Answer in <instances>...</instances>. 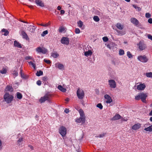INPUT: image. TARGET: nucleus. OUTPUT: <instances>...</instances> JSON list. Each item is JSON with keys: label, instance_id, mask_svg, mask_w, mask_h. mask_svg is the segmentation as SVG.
<instances>
[{"label": "nucleus", "instance_id": "obj_46", "mask_svg": "<svg viewBox=\"0 0 152 152\" xmlns=\"http://www.w3.org/2000/svg\"><path fill=\"white\" fill-rule=\"evenodd\" d=\"M106 134V133H103L102 134H100L99 136H96L95 137H100V138L103 137H104Z\"/></svg>", "mask_w": 152, "mask_h": 152}, {"label": "nucleus", "instance_id": "obj_35", "mask_svg": "<svg viewBox=\"0 0 152 152\" xmlns=\"http://www.w3.org/2000/svg\"><path fill=\"white\" fill-rule=\"evenodd\" d=\"M132 6L135 9L138 11H140L141 10V8L140 7H137L136 5L133 4L132 5Z\"/></svg>", "mask_w": 152, "mask_h": 152}, {"label": "nucleus", "instance_id": "obj_38", "mask_svg": "<svg viewBox=\"0 0 152 152\" xmlns=\"http://www.w3.org/2000/svg\"><path fill=\"white\" fill-rule=\"evenodd\" d=\"M93 19L96 22H98L100 20L99 17L97 16H94V17Z\"/></svg>", "mask_w": 152, "mask_h": 152}, {"label": "nucleus", "instance_id": "obj_10", "mask_svg": "<svg viewBox=\"0 0 152 152\" xmlns=\"http://www.w3.org/2000/svg\"><path fill=\"white\" fill-rule=\"evenodd\" d=\"M37 52L38 53H41L43 54H45L47 52V50L45 48H42L41 47H38L36 49Z\"/></svg>", "mask_w": 152, "mask_h": 152}, {"label": "nucleus", "instance_id": "obj_18", "mask_svg": "<svg viewBox=\"0 0 152 152\" xmlns=\"http://www.w3.org/2000/svg\"><path fill=\"white\" fill-rule=\"evenodd\" d=\"M21 34L23 36V38L26 39L27 40L29 39V38H28V36L24 31H22Z\"/></svg>", "mask_w": 152, "mask_h": 152}, {"label": "nucleus", "instance_id": "obj_30", "mask_svg": "<svg viewBox=\"0 0 152 152\" xmlns=\"http://www.w3.org/2000/svg\"><path fill=\"white\" fill-rule=\"evenodd\" d=\"M51 56L54 58H56L59 56V55L56 52L55 53H52Z\"/></svg>", "mask_w": 152, "mask_h": 152}, {"label": "nucleus", "instance_id": "obj_20", "mask_svg": "<svg viewBox=\"0 0 152 152\" xmlns=\"http://www.w3.org/2000/svg\"><path fill=\"white\" fill-rule=\"evenodd\" d=\"M14 45L15 47H17L18 48H22V46L17 41H15L14 42Z\"/></svg>", "mask_w": 152, "mask_h": 152}, {"label": "nucleus", "instance_id": "obj_16", "mask_svg": "<svg viewBox=\"0 0 152 152\" xmlns=\"http://www.w3.org/2000/svg\"><path fill=\"white\" fill-rule=\"evenodd\" d=\"M36 27L34 26L30 25L28 27V30L31 33H34L36 29Z\"/></svg>", "mask_w": 152, "mask_h": 152}, {"label": "nucleus", "instance_id": "obj_40", "mask_svg": "<svg viewBox=\"0 0 152 152\" xmlns=\"http://www.w3.org/2000/svg\"><path fill=\"white\" fill-rule=\"evenodd\" d=\"M127 55L129 58H132L133 57V56L131 53L130 51H127Z\"/></svg>", "mask_w": 152, "mask_h": 152}, {"label": "nucleus", "instance_id": "obj_29", "mask_svg": "<svg viewBox=\"0 0 152 152\" xmlns=\"http://www.w3.org/2000/svg\"><path fill=\"white\" fill-rule=\"evenodd\" d=\"M23 141V138H21L19 139L17 141V145L19 146L22 145V142Z\"/></svg>", "mask_w": 152, "mask_h": 152}, {"label": "nucleus", "instance_id": "obj_31", "mask_svg": "<svg viewBox=\"0 0 152 152\" xmlns=\"http://www.w3.org/2000/svg\"><path fill=\"white\" fill-rule=\"evenodd\" d=\"M2 32H4V36H7V35L9 34V32L7 30H6V29L3 28L1 30Z\"/></svg>", "mask_w": 152, "mask_h": 152}, {"label": "nucleus", "instance_id": "obj_50", "mask_svg": "<svg viewBox=\"0 0 152 152\" xmlns=\"http://www.w3.org/2000/svg\"><path fill=\"white\" fill-rule=\"evenodd\" d=\"M44 61L48 64H50L51 63V62L50 60H47L45 59H44Z\"/></svg>", "mask_w": 152, "mask_h": 152}, {"label": "nucleus", "instance_id": "obj_34", "mask_svg": "<svg viewBox=\"0 0 152 152\" xmlns=\"http://www.w3.org/2000/svg\"><path fill=\"white\" fill-rule=\"evenodd\" d=\"M117 32L118 33V35H121V36L124 35L125 34V31H119L118 30H117Z\"/></svg>", "mask_w": 152, "mask_h": 152}, {"label": "nucleus", "instance_id": "obj_64", "mask_svg": "<svg viewBox=\"0 0 152 152\" xmlns=\"http://www.w3.org/2000/svg\"><path fill=\"white\" fill-rule=\"evenodd\" d=\"M150 121L152 122V117H151L150 118Z\"/></svg>", "mask_w": 152, "mask_h": 152}, {"label": "nucleus", "instance_id": "obj_4", "mask_svg": "<svg viewBox=\"0 0 152 152\" xmlns=\"http://www.w3.org/2000/svg\"><path fill=\"white\" fill-rule=\"evenodd\" d=\"M130 22L135 26L138 27L139 28L142 29V26L140 23H139L138 20L135 18H132L130 19Z\"/></svg>", "mask_w": 152, "mask_h": 152}, {"label": "nucleus", "instance_id": "obj_51", "mask_svg": "<svg viewBox=\"0 0 152 152\" xmlns=\"http://www.w3.org/2000/svg\"><path fill=\"white\" fill-rule=\"evenodd\" d=\"M42 80L44 81H46L48 80V78L47 77L45 76L42 77Z\"/></svg>", "mask_w": 152, "mask_h": 152}, {"label": "nucleus", "instance_id": "obj_39", "mask_svg": "<svg viewBox=\"0 0 152 152\" xmlns=\"http://www.w3.org/2000/svg\"><path fill=\"white\" fill-rule=\"evenodd\" d=\"M28 64L29 65L32 66V67L34 68V69L36 68V66L35 64L33 63L32 61H31L28 62Z\"/></svg>", "mask_w": 152, "mask_h": 152}, {"label": "nucleus", "instance_id": "obj_57", "mask_svg": "<svg viewBox=\"0 0 152 152\" xmlns=\"http://www.w3.org/2000/svg\"><path fill=\"white\" fill-rule=\"evenodd\" d=\"M69 112V109H66L64 110V112L66 113H68Z\"/></svg>", "mask_w": 152, "mask_h": 152}, {"label": "nucleus", "instance_id": "obj_56", "mask_svg": "<svg viewBox=\"0 0 152 152\" xmlns=\"http://www.w3.org/2000/svg\"><path fill=\"white\" fill-rule=\"evenodd\" d=\"M64 30V28H60L59 29V31L60 32H62Z\"/></svg>", "mask_w": 152, "mask_h": 152}, {"label": "nucleus", "instance_id": "obj_9", "mask_svg": "<svg viewBox=\"0 0 152 152\" xmlns=\"http://www.w3.org/2000/svg\"><path fill=\"white\" fill-rule=\"evenodd\" d=\"M108 84L110 87L111 88H114L116 87V84L115 81L113 80H108Z\"/></svg>", "mask_w": 152, "mask_h": 152}, {"label": "nucleus", "instance_id": "obj_25", "mask_svg": "<svg viewBox=\"0 0 152 152\" xmlns=\"http://www.w3.org/2000/svg\"><path fill=\"white\" fill-rule=\"evenodd\" d=\"M144 130L147 132H152V125L144 129Z\"/></svg>", "mask_w": 152, "mask_h": 152}, {"label": "nucleus", "instance_id": "obj_14", "mask_svg": "<svg viewBox=\"0 0 152 152\" xmlns=\"http://www.w3.org/2000/svg\"><path fill=\"white\" fill-rule=\"evenodd\" d=\"M85 121V117L80 116L79 118H77L75 121L78 123H84Z\"/></svg>", "mask_w": 152, "mask_h": 152}, {"label": "nucleus", "instance_id": "obj_23", "mask_svg": "<svg viewBox=\"0 0 152 152\" xmlns=\"http://www.w3.org/2000/svg\"><path fill=\"white\" fill-rule=\"evenodd\" d=\"M58 89L61 91L65 92L66 91V88H64L61 85H59L58 87Z\"/></svg>", "mask_w": 152, "mask_h": 152}, {"label": "nucleus", "instance_id": "obj_49", "mask_svg": "<svg viewBox=\"0 0 152 152\" xmlns=\"http://www.w3.org/2000/svg\"><path fill=\"white\" fill-rule=\"evenodd\" d=\"M151 15L148 13H146L145 14V16L147 18H149L151 17Z\"/></svg>", "mask_w": 152, "mask_h": 152}, {"label": "nucleus", "instance_id": "obj_6", "mask_svg": "<svg viewBox=\"0 0 152 152\" xmlns=\"http://www.w3.org/2000/svg\"><path fill=\"white\" fill-rule=\"evenodd\" d=\"M59 132L63 137L65 136L66 134V129L65 127L64 126L60 127L59 129Z\"/></svg>", "mask_w": 152, "mask_h": 152}, {"label": "nucleus", "instance_id": "obj_11", "mask_svg": "<svg viewBox=\"0 0 152 152\" xmlns=\"http://www.w3.org/2000/svg\"><path fill=\"white\" fill-rule=\"evenodd\" d=\"M137 45L139 46L140 49L141 50H144L146 48L145 44L141 42H139Z\"/></svg>", "mask_w": 152, "mask_h": 152}, {"label": "nucleus", "instance_id": "obj_22", "mask_svg": "<svg viewBox=\"0 0 152 152\" xmlns=\"http://www.w3.org/2000/svg\"><path fill=\"white\" fill-rule=\"evenodd\" d=\"M5 90L12 92L13 91V89L12 86L8 85L6 87Z\"/></svg>", "mask_w": 152, "mask_h": 152}, {"label": "nucleus", "instance_id": "obj_63", "mask_svg": "<svg viewBox=\"0 0 152 152\" xmlns=\"http://www.w3.org/2000/svg\"><path fill=\"white\" fill-rule=\"evenodd\" d=\"M149 115H150L152 116V110L149 113Z\"/></svg>", "mask_w": 152, "mask_h": 152}, {"label": "nucleus", "instance_id": "obj_32", "mask_svg": "<svg viewBox=\"0 0 152 152\" xmlns=\"http://www.w3.org/2000/svg\"><path fill=\"white\" fill-rule=\"evenodd\" d=\"M20 76H21V77L23 78H25V76L24 75V74L22 72L23 70H22V68L21 67L20 68Z\"/></svg>", "mask_w": 152, "mask_h": 152}, {"label": "nucleus", "instance_id": "obj_41", "mask_svg": "<svg viewBox=\"0 0 152 152\" xmlns=\"http://www.w3.org/2000/svg\"><path fill=\"white\" fill-rule=\"evenodd\" d=\"M146 75L147 77H152V73L151 72L146 73Z\"/></svg>", "mask_w": 152, "mask_h": 152}, {"label": "nucleus", "instance_id": "obj_48", "mask_svg": "<svg viewBox=\"0 0 152 152\" xmlns=\"http://www.w3.org/2000/svg\"><path fill=\"white\" fill-rule=\"evenodd\" d=\"M75 32L76 34H78L80 33V30L78 28H76L75 30Z\"/></svg>", "mask_w": 152, "mask_h": 152}, {"label": "nucleus", "instance_id": "obj_55", "mask_svg": "<svg viewBox=\"0 0 152 152\" xmlns=\"http://www.w3.org/2000/svg\"><path fill=\"white\" fill-rule=\"evenodd\" d=\"M148 22L150 24L152 23V18H150L148 20Z\"/></svg>", "mask_w": 152, "mask_h": 152}, {"label": "nucleus", "instance_id": "obj_27", "mask_svg": "<svg viewBox=\"0 0 152 152\" xmlns=\"http://www.w3.org/2000/svg\"><path fill=\"white\" fill-rule=\"evenodd\" d=\"M16 96L17 98L20 99H21L23 97L22 94L19 92H17Z\"/></svg>", "mask_w": 152, "mask_h": 152}, {"label": "nucleus", "instance_id": "obj_33", "mask_svg": "<svg viewBox=\"0 0 152 152\" xmlns=\"http://www.w3.org/2000/svg\"><path fill=\"white\" fill-rule=\"evenodd\" d=\"M43 74V72L41 70L39 71H37L36 73V75L37 76H40L41 75H42Z\"/></svg>", "mask_w": 152, "mask_h": 152}, {"label": "nucleus", "instance_id": "obj_7", "mask_svg": "<svg viewBox=\"0 0 152 152\" xmlns=\"http://www.w3.org/2000/svg\"><path fill=\"white\" fill-rule=\"evenodd\" d=\"M137 59L142 62L146 63L148 59L145 55L140 56L137 57Z\"/></svg>", "mask_w": 152, "mask_h": 152}, {"label": "nucleus", "instance_id": "obj_53", "mask_svg": "<svg viewBox=\"0 0 152 152\" xmlns=\"http://www.w3.org/2000/svg\"><path fill=\"white\" fill-rule=\"evenodd\" d=\"M32 58L31 56H26L25 58V59L26 60H27L29 59H31Z\"/></svg>", "mask_w": 152, "mask_h": 152}, {"label": "nucleus", "instance_id": "obj_24", "mask_svg": "<svg viewBox=\"0 0 152 152\" xmlns=\"http://www.w3.org/2000/svg\"><path fill=\"white\" fill-rule=\"evenodd\" d=\"M118 28L122 30L123 29V26L120 23H118L116 24V26Z\"/></svg>", "mask_w": 152, "mask_h": 152}, {"label": "nucleus", "instance_id": "obj_1", "mask_svg": "<svg viewBox=\"0 0 152 152\" xmlns=\"http://www.w3.org/2000/svg\"><path fill=\"white\" fill-rule=\"evenodd\" d=\"M147 96L148 95L147 94L141 93H139L138 95L135 96V99L137 100H139L141 99L143 102L146 103V99L147 97Z\"/></svg>", "mask_w": 152, "mask_h": 152}, {"label": "nucleus", "instance_id": "obj_37", "mask_svg": "<svg viewBox=\"0 0 152 152\" xmlns=\"http://www.w3.org/2000/svg\"><path fill=\"white\" fill-rule=\"evenodd\" d=\"M77 24L78 26L80 27L81 28L83 26V22L81 20H79L77 22Z\"/></svg>", "mask_w": 152, "mask_h": 152}, {"label": "nucleus", "instance_id": "obj_13", "mask_svg": "<svg viewBox=\"0 0 152 152\" xmlns=\"http://www.w3.org/2000/svg\"><path fill=\"white\" fill-rule=\"evenodd\" d=\"M145 85L144 83H141L137 86V89L138 90H142L145 88Z\"/></svg>", "mask_w": 152, "mask_h": 152}, {"label": "nucleus", "instance_id": "obj_59", "mask_svg": "<svg viewBox=\"0 0 152 152\" xmlns=\"http://www.w3.org/2000/svg\"><path fill=\"white\" fill-rule=\"evenodd\" d=\"M50 22H49L48 23H47L46 24H44V26L46 27V26H49L50 25Z\"/></svg>", "mask_w": 152, "mask_h": 152}, {"label": "nucleus", "instance_id": "obj_47", "mask_svg": "<svg viewBox=\"0 0 152 152\" xmlns=\"http://www.w3.org/2000/svg\"><path fill=\"white\" fill-rule=\"evenodd\" d=\"M102 39L103 41L104 42H106L108 40V38L107 37H103Z\"/></svg>", "mask_w": 152, "mask_h": 152}, {"label": "nucleus", "instance_id": "obj_62", "mask_svg": "<svg viewBox=\"0 0 152 152\" xmlns=\"http://www.w3.org/2000/svg\"><path fill=\"white\" fill-rule=\"evenodd\" d=\"M29 146L30 147V148L31 150H33V149L34 148H33V147L32 146H31V145H29Z\"/></svg>", "mask_w": 152, "mask_h": 152}, {"label": "nucleus", "instance_id": "obj_15", "mask_svg": "<svg viewBox=\"0 0 152 152\" xmlns=\"http://www.w3.org/2000/svg\"><path fill=\"white\" fill-rule=\"evenodd\" d=\"M35 2L37 5L40 7H43L45 6L44 4L41 0H35Z\"/></svg>", "mask_w": 152, "mask_h": 152}, {"label": "nucleus", "instance_id": "obj_5", "mask_svg": "<svg viewBox=\"0 0 152 152\" xmlns=\"http://www.w3.org/2000/svg\"><path fill=\"white\" fill-rule=\"evenodd\" d=\"M77 96L79 99H82L84 97L85 93L82 89L79 88L77 91Z\"/></svg>", "mask_w": 152, "mask_h": 152}, {"label": "nucleus", "instance_id": "obj_19", "mask_svg": "<svg viewBox=\"0 0 152 152\" xmlns=\"http://www.w3.org/2000/svg\"><path fill=\"white\" fill-rule=\"evenodd\" d=\"M55 66L56 67L57 66L58 68L60 69H61L64 67V66L62 64L59 62H58L55 64Z\"/></svg>", "mask_w": 152, "mask_h": 152}, {"label": "nucleus", "instance_id": "obj_42", "mask_svg": "<svg viewBox=\"0 0 152 152\" xmlns=\"http://www.w3.org/2000/svg\"><path fill=\"white\" fill-rule=\"evenodd\" d=\"M96 107L101 110L103 108V106L101 103H99L96 105Z\"/></svg>", "mask_w": 152, "mask_h": 152}, {"label": "nucleus", "instance_id": "obj_2", "mask_svg": "<svg viewBox=\"0 0 152 152\" xmlns=\"http://www.w3.org/2000/svg\"><path fill=\"white\" fill-rule=\"evenodd\" d=\"M13 98V96L12 95L8 93H6L4 96V101L8 104L11 103L12 101Z\"/></svg>", "mask_w": 152, "mask_h": 152}, {"label": "nucleus", "instance_id": "obj_58", "mask_svg": "<svg viewBox=\"0 0 152 152\" xmlns=\"http://www.w3.org/2000/svg\"><path fill=\"white\" fill-rule=\"evenodd\" d=\"M61 14L62 15L64 14L65 13V11L64 10H61L60 12Z\"/></svg>", "mask_w": 152, "mask_h": 152}, {"label": "nucleus", "instance_id": "obj_26", "mask_svg": "<svg viewBox=\"0 0 152 152\" xmlns=\"http://www.w3.org/2000/svg\"><path fill=\"white\" fill-rule=\"evenodd\" d=\"M121 116L119 114L115 115L112 118V120H115L120 119Z\"/></svg>", "mask_w": 152, "mask_h": 152}, {"label": "nucleus", "instance_id": "obj_60", "mask_svg": "<svg viewBox=\"0 0 152 152\" xmlns=\"http://www.w3.org/2000/svg\"><path fill=\"white\" fill-rule=\"evenodd\" d=\"M61 9V7L60 6H58L57 7V9L59 10H60Z\"/></svg>", "mask_w": 152, "mask_h": 152}, {"label": "nucleus", "instance_id": "obj_44", "mask_svg": "<svg viewBox=\"0 0 152 152\" xmlns=\"http://www.w3.org/2000/svg\"><path fill=\"white\" fill-rule=\"evenodd\" d=\"M13 75L14 76V77H15L18 76V72L15 71H14V72L12 73Z\"/></svg>", "mask_w": 152, "mask_h": 152}, {"label": "nucleus", "instance_id": "obj_28", "mask_svg": "<svg viewBox=\"0 0 152 152\" xmlns=\"http://www.w3.org/2000/svg\"><path fill=\"white\" fill-rule=\"evenodd\" d=\"M79 112L80 114V116L85 117L84 114V111L82 109H80L79 110Z\"/></svg>", "mask_w": 152, "mask_h": 152}, {"label": "nucleus", "instance_id": "obj_52", "mask_svg": "<svg viewBox=\"0 0 152 152\" xmlns=\"http://www.w3.org/2000/svg\"><path fill=\"white\" fill-rule=\"evenodd\" d=\"M37 84L38 86H40L41 84V82L40 80H38L37 82Z\"/></svg>", "mask_w": 152, "mask_h": 152}, {"label": "nucleus", "instance_id": "obj_3", "mask_svg": "<svg viewBox=\"0 0 152 152\" xmlns=\"http://www.w3.org/2000/svg\"><path fill=\"white\" fill-rule=\"evenodd\" d=\"M52 95L50 94H47L41 97L39 101L41 103L44 102L45 101H48L50 102V99Z\"/></svg>", "mask_w": 152, "mask_h": 152}, {"label": "nucleus", "instance_id": "obj_12", "mask_svg": "<svg viewBox=\"0 0 152 152\" xmlns=\"http://www.w3.org/2000/svg\"><path fill=\"white\" fill-rule=\"evenodd\" d=\"M104 98L107 100L106 101V103H110L113 101V99L108 94L105 95L104 96Z\"/></svg>", "mask_w": 152, "mask_h": 152}, {"label": "nucleus", "instance_id": "obj_45", "mask_svg": "<svg viewBox=\"0 0 152 152\" xmlns=\"http://www.w3.org/2000/svg\"><path fill=\"white\" fill-rule=\"evenodd\" d=\"M124 54V50L120 49L119 51V54L120 56L123 55Z\"/></svg>", "mask_w": 152, "mask_h": 152}, {"label": "nucleus", "instance_id": "obj_54", "mask_svg": "<svg viewBox=\"0 0 152 152\" xmlns=\"http://www.w3.org/2000/svg\"><path fill=\"white\" fill-rule=\"evenodd\" d=\"M148 38L152 41V36L150 34H148L147 36Z\"/></svg>", "mask_w": 152, "mask_h": 152}, {"label": "nucleus", "instance_id": "obj_17", "mask_svg": "<svg viewBox=\"0 0 152 152\" xmlns=\"http://www.w3.org/2000/svg\"><path fill=\"white\" fill-rule=\"evenodd\" d=\"M141 124L140 123H138L136 124H135L133 126H132V129L136 130L139 129L141 127Z\"/></svg>", "mask_w": 152, "mask_h": 152}, {"label": "nucleus", "instance_id": "obj_8", "mask_svg": "<svg viewBox=\"0 0 152 152\" xmlns=\"http://www.w3.org/2000/svg\"><path fill=\"white\" fill-rule=\"evenodd\" d=\"M61 43L68 45L69 44V38L67 37H62L61 40Z\"/></svg>", "mask_w": 152, "mask_h": 152}, {"label": "nucleus", "instance_id": "obj_43", "mask_svg": "<svg viewBox=\"0 0 152 152\" xmlns=\"http://www.w3.org/2000/svg\"><path fill=\"white\" fill-rule=\"evenodd\" d=\"M48 31L47 30L44 31L41 34L42 36L44 37L45 35L48 34Z\"/></svg>", "mask_w": 152, "mask_h": 152}, {"label": "nucleus", "instance_id": "obj_36", "mask_svg": "<svg viewBox=\"0 0 152 152\" xmlns=\"http://www.w3.org/2000/svg\"><path fill=\"white\" fill-rule=\"evenodd\" d=\"M7 69L5 68H3L1 70H0V72L2 74H6L7 73Z\"/></svg>", "mask_w": 152, "mask_h": 152}, {"label": "nucleus", "instance_id": "obj_61", "mask_svg": "<svg viewBox=\"0 0 152 152\" xmlns=\"http://www.w3.org/2000/svg\"><path fill=\"white\" fill-rule=\"evenodd\" d=\"M2 145V142L1 141V140H0V148L1 149L2 148L1 147V146Z\"/></svg>", "mask_w": 152, "mask_h": 152}, {"label": "nucleus", "instance_id": "obj_21", "mask_svg": "<svg viewBox=\"0 0 152 152\" xmlns=\"http://www.w3.org/2000/svg\"><path fill=\"white\" fill-rule=\"evenodd\" d=\"M92 54V52L90 50H88L87 51H86L84 53V55L88 57L89 56H91Z\"/></svg>", "mask_w": 152, "mask_h": 152}]
</instances>
